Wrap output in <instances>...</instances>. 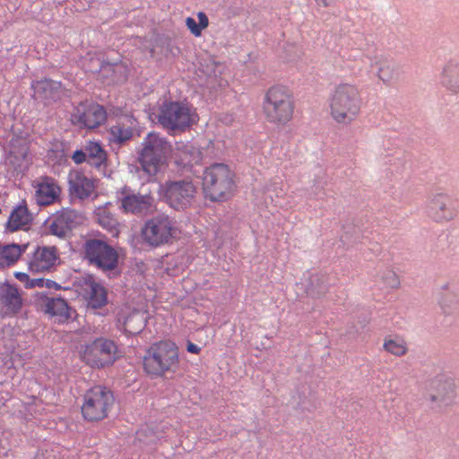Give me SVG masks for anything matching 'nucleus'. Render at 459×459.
<instances>
[{"label":"nucleus","instance_id":"5","mask_svg":"<svg viewBox=\"0 0 459 459\" xmlns=\"http://www.w3.org/2000/svg\"><path fill=\"white\" fill-rule=\"evenodd\" d=\"M77 354L82 363L93 369L108 368L121 357L117 344L106 337L79 344Z\"/></svg>","mask_w":459,"mask_h":459},{"label":"nucleus","instance_id":"42","mask_svg":"<svg viewBox=\"0 0 459 459\" xmlns=\"http://www.w3.org/2000/svg\"><path fill=\"white\" fill-rule=\"evenodd\" d=\"M186 351L193 354H199L201 351V348L192 342H188L186 344Z\"/></svg>","mask_w":459,"mask_h":459},{"label":"nucleus","instance_id":"23","mask_svg":"<svg viewBox=\"0 0 459 459\" xmlns=\"http://www.w3.org/2000/svg\"><path fill=\"white\" fill-rule=\"evenodd\" d=\"M44 311L58 324L66 322L71 316L66 301L60 298H48L45 301Z\"/></svg>","mask_w":459,"mask_h":459},{"label":"nucleus","instance_id":"11","mask_svg":"<svg viewBox=\"0 0 459 459\" xmlns=\"http://www.w3.org/2000/svg\"><path fill=\"white\" fill-rule=\"evenodd\" d=\"M459 388L449 377H435L429 384L426 401L441 412H446L457 404Z\"/></svg>","mask_w":459,"mask_h":459},{"label":"nucleus","instance_id":"32","mask_svg":"<svg viewBox=\"0 0 459 459\" xmlns=\"http://www.w3.org/2000/svg\"><path fill=\"white\" fill-rule=\"evenodd\" d=\"M377 69V77L385 83L390 82L395 76V65L385 58H379L372 65Z\"/></svg>","mask_w":459,"mask_h":459},{"label":"nucleus","instance_id":"10","mask_svg":"<svg viewBox=\"0 0 459 459\" xmlns=\"http://www.w3.org/2000/svg\"><path fill=\"white\" fill-rule=\"evenodd\" d=\"M176 222L167 215H158L145 221L141 235L147 245L158 247L172 243L180 236Z\"/></svg>","mask_w":459,"mask_h":459},{"label":"nucleus","instance_id":"36","mask_svg":"<svg viewBox=\"0 0 459 459\" xmlns=\"http://www.w3.org/2000/svg\"><path fill=\"white\" fill-rule=\"evenodd\" d=\"M438 304L444 313L448 314L457 304V299L455 295L451 293H446L441 295L438 299Z\"/></svg>","mask_w":459,"mask_h":459},{"label":"nucleus","instance_id":"38","mask_svg":"<svg viewBox=\"0 0 459 459\" xmlns=\"http://www.w3.org/2000/svg\"><path fill=\"white\" fill-rule=\"evenodd\" d=\"M54 284H56V282L51 280H44L43 278L31 279L30 289H33L36 287L51 288Z\"/></svg>","mask_w":459,"mask_h":459},{"label":"nucleus","instance_id":"22","mask_svg":"<svg viewBox=\"0 0 459 459\" xmlns=\"http://www.w3.org/2000/svg\"><path fill=\"white\" fill-rule=\"evenodd\" d=\"M118 322L123 325L124 331L128 334H136L145 325L144 314L136 309L126 308L120 314Z\"/></svg>","mask_w":459,"mask_h":459},{"label":"nucleus","instance_id":"30","mask_svg":"<svg viewBox=\"0 0 459 459\" xmlns=\"http://www.w3.org/2000/svg\"><path fill=\"white\" fill-rule=\"evenodd\" d=\"M88 162L96 168H100L107 161V153L100 143L96 142H88L85 145Z\"/></svg>","mask_w":459,"mask_h":459},{"label":"nucleus","instance_id":"44","mask_svg":"<svg viewBox=\"0 0 459 459\" xmlns=\"http://www.w3.org/2000/svg\"><path fill=\"white\" fill-rule=\"evenodd\" d=\"M448 287H449V286H448V284H445V285H443V286L441 287V290H448Z\"/></svg>","mask_w":459,"mask_h":459},{"label":"nucleus","instance_id":"45","mask_svg":"<svg viewBox=\"0 0 459 459\" xmlns=\"http://www.w3.org/2000/svg\"><path fill=\"white\" fill-rule=\"evenodd\" d=\"M36 459H42V455H37Z\"/></svg>","mask_w":459,"mask_h":459},{"label":"nucleus","instance_id":"13","mask_svg":"<svg viewBox=\"0 0 459 459\" xmlns=\"http://www.w3.org/2000/svg\"><path fill=\"white\" fill-rule=\"evenodd\" d=\"M106 119L107 112L105 108L101 105L91 101L79 103L71 116V121L74 125L89 129L99 127Z\"/></svg>","mask_w":459,"mask_h":459},{"label":"nucleus","instance_id":"17","mask_svg":"<svg viewBox=\"0 0 459 459\" xmlns=\"http://www.w3.org/2000/svg\"><path fill=\"white\" fill-rule=\"evenodd\" d=\"M121 199V208L125 212L143 214L151 212L154 207V197L151 191L139 194H126Z\"/></svg>","mask_w":459,"mask_h":459},{"label":"nucleus","instance_id":"27","mask_svg":"<svg viewBox=\"0 0 459 459\" xmlns=\"http://www.w3.org/2000/svg\"><path fill=\"white\" fill-rule=\"evenodd\" d=\"M442 85L453 93H459V63L449 61L441 75Z\"/></svg>","mask_w":459,"mask_h":459},{"label":"nucleus","instance_id":"9","mask_svg":"<svg viewBox=\"0 0 459 459\" xmlns=\"http://www.w3.org/2000/svg\"><path fill=\"white\" fill-rule=\"evenodd\" d=\"M115 403L113 393L107 387L96 385L85 392L81 412L89 422H97L108 418Z\"/></svg>","mask_w":459,"mask_h":459},{"label":"nucleus","instance_id":"7","mask_svg":"<svg viewBox=\"0 0 459 459\" xmlns=\"http://www.w3.org/2000/svg\"><path fill=\"white\" fill-rule=\"evenodd\" d=\"M199 121L195 108L188 103L169 101L163 103L158 114V122L165 129L176 132H185Z\"/></svg>","mask_w":459,"mask_h":459},{"label":"nucleus","instance_id":"16","mask_svg":"<svg viewBox=\"0 0 459 459\" xmlns=\"http://www.w3.org/2000/svg\"><path fill=\"white\" fill-rule=\"evenodd\" d=\"M33 187L35 201L40 206L51 205L59 199L61 187L53 178L41 177L34 182Z\"/></svg>","mask_w":459,"mask_h":459},{"label":"nucleus","instance_id":"34","mask_svg":"<svg viewBox=\"0 0 459 459\" xmlns=\"http://www.w3.org/2000/svg\"><path fill=\"white\" fill-rule=\"evenodd\" d=\"M197 18L198 23L193 17H187L186 19V26L192 35L201 37L203 30L209 26V19L204 12H198Z\"/></svg>","mask_w":459,"mask_h":459},{"label":"nucleus","instance_id":"12","mask_svg":"<svg viewBox=\"0 0 459 459\" xmlns=\"http://www.w3.org/2000/svg\"><path fill=\"white\" fill-rule=\"evenodd\" d=\"M83 249L85 258L90 264L104 271H110L117 267V252L105 241L95 238L88 239L83 245Z\"/></svg>","mask_w":459,"mask_h":459},{"label":"nucleus","instance_id":"29","mask_svg":"<svg viewBox=\"0 0 459 459\" xmlns=\"http://www.w3.org/2000/svg\"><path fill=\"white\" fill-rule=\"evenodd\" d=\"M130 125L117 123L110 126L109 140L117 144H123L129 141L134 135V119L129 120Z\"/></svg>","mask_w":459,"mask_h":459},{"label":"nucleus","instance_id":"8","mask_svg":"<svg viewBox=\"0 0 459 459\" xmlns=\"http://www.w3.org/2000/svg\"><path fill=\"white\" fill-rule=\"evenodd\" d=\"M160 195L176 211H186L196 203L198 187L192 178L168 180L161 184Z\"/></svg>","mask_w":459,"mask_h":459},{"label":"nucleus","instance_id":"2","mask_svg":"<svg viewBox=\"0 0 459 459\" xmlns=\"http://www.w3.org/2000/svg\"><path fill=\"white\" fill-rule=\"evenodd\" d=\"M296 104L292 90L282 83L270 86L264 96L262 111L267 123L286 126L294 117Z\"/></svg>","mask_w":459,"mask_h":459},{"label":"nucleus","instance_id":"39","mask_svg":"<svg viewBox=\"0 0 459 459\" xmlns=\"http://www.w3.org/2000/svg\"><path fill=\"white\" fill-rule=\"evenodd\" d=\"M14 277L23 284L26 289H30L31 278L28 273L22 272H15Z\"/></svg>","mask_w":459,"mask_h":459},{"label":"nucleus","instance_id":"40","mask_svg":"<svg viewBox=\"0 0 459 459\" xmlns=\"http://www.w3.org/2000/svg\"><path fill=\"white\" fill-rule=\"evenodd\" d=\"M28 151H29L28 145L25 143H23L19 145L18 151L15 150V146L13 144L11 153L15 155L16 157H21L22 159H25L28 155Z\"/></svg>","mask_w":459,"mask_h":459},{"label":"nucleus","instance_id":"31","mask_svg":"<svg viewBox=\"0 0 459 459\" xmlns=\"http://www.w3.org/2000/svg\"><path fill=\"white\" fill-rule=\"evenodd\" d=\"M176 162L182 166H192L199 158V152L192 146L183 144L175 152Z\"/></svg>","mask_w":459,"mask_h":459},{"label":"nucleus","instance_id":"20","mask_svg":"<svg viewBox=\"0 0 459 459\" xmlns=\"http://www.w3.org/2000/svg\"><path fill=\"white\" fill-rule=\"evenodd\" d=\"M0 300L2 313L4 316L17 315L22 307V298L18 289L11 284H4L1 288Z\"/></svg>","mask_w":459,"mask_h":459},{"label":"nucleus","instance_id":"43","mask_svg":"<svg viewBox=\"0 0 459 459\" xmlns=\"http://www.w3.org/2000/svg\"><path fill=\"white\" fill-rule=\"evenodd\" d=\"M316 1L325 7L329 6L333 2V0H316Z\"/></svg>","mask_w":459,"mask_h":459},{"label":"nucleus","instance_id":"37","mask_svg":"<svg viewBox=\"0 0 459 459\" xmlns=\"http://www.w3.org/2000/svg\"><path fill=\"white\" fill-rule=\"evenodd\" d=\"M104 213L105 212L102 211ZM98 221L99 223L105 229L111 230L116 225V220L109 215H102L101 211H99L98 213Z\"/></svg>","mask_w":459,"mask_h":459},{"label":"nucleus","instance_id":"41","mask_svg":"<svg viewBox=\"0 0 459 459\" xmlns=\"http://www.w3.org/2000/svg\"><path fill=\"white\" fill-rule=\"evenodd\" d=\"M72 160L75 164H82L86 160L88 161L86 151L76 150L72 155Z\"/></svg>","mask_w":459,"mask_h":459},{"label":"nucleus","instance_id":"24","mask_svg":"<svg viewBox=\"0 0 459 459\" xmlns=\"http://www.w3.org/2000/svg\"><path fill=\"white\" fill-rule=\"evenodd\" d=\"M29 244H0V268L14 265L26 252Z\"/></svg>","mask_w":459,"mask_h":459},{"label":"nucleus","instance_id":"1","mask_svg":"<svg viewBox=\"0 0 459 459\" xmlns=\"http://www.w3.org/2000/svg\"><path fill=\"white\" fill-rule=\"evenodd\" d=\"M328 112L337 125L347 126L360 116L363 107L361 91L351 82H340L331 90L328 99Z\"/></svg>","mask_w":459,"mask_h":459},{"label":"nucleus","instance_id":"4","mask_svg":"<svg viewBox=\"0 0 459 459\" xmlns=\"http://www.w3.org/2000/svg\"><path fill=\"white\" fill-rule=\"evenodd\" d=\"M179 352L176 343L160 341L153 343L143 356V369L152 377H160L175 373L179 368Z\"/></svg>","mask_w":459,"mask_h":459},{"label":"nucleus","instance_id":"35","mask_svg":"<svg viewBox=\"0 0 459 459\" xmlns=\"http://www.w3.org/2000/svg\"><path fill=\"white\" fill-rule=\"evenodd\" d=\"M379 282L385 289L397 290L401 286V281L397 273L392 270L385 268L377 274Z\"/></svg>","mask_w":459,"mask_h":459},{"label":"nucleus","instance_id":"3","mask_svg":"<svg viewBox=\"0 0 459 459\" xmlns=\"http://www.w3.org/2000/svg\"><path fill=\"white\" fill-rule=\"evenodd\" d=\"M235 173L223 163H214L206 168L203 176V192L211 202L223 203L230 200L236 191Z\"/></svg>","mask_w":459,"mask_h":459},{"label":"nucleus","instance_id":"28","mask_svg":"<svg viewBox=\"0 0 459 459\" xmlns=\"http://www.w3.org/2000/svg\"><path fill=\"white\" fill-rule=\"evenodd\" d=\"M383 351L395 357L405 356L409 347L405 338L399 334L386 335L383 340Z\"/></svg>","mask_w":459,"mask_h":459},{"label":"nucleus","instance_id":"18","mask_svg":"<svg viewBox=\"0 0 459 459\" xmlns=\"http://www.w3.org/2000/svg\"><path fill=\"white\" fill-rule=\"evenodd\" d=\"M428 215L437 222H444L454 219L456 211L452 207L450 197L439 193L430 198L428 204Z\"/></svg>","mask_w":459,"mask_h":459},{"label":"nucleus","instance_id":"25","mask_svg":"<svg viewBox=\"0 0 459 459\" xmlns=\"http://www.w3.org/2000/svg\"><path fill=\"white\" fill-rule=\"evenodd\" d=\"M35 96L44 100H55L62 91V84L49 79L35 81L31 84Z\"/></svg>","mask_w":459,"mask_h":459},{"label":"nucleus","instance_id":"14","mask_svg":"<svg viewBox=\"0 0 459 459\" xmlns=\"http://www.w3.org/2000/svg\"><path fill=\"white\" fill-rule=\"evenodd\" d=\"M59 264L58 249L52 246H38L29 255L27 265L31 273H50Z\"/></svg>","mask_w":459,"mask_h":459},{"label":"nucleus","instance_id":"21","mask_svg":"<svg viewBox=\"0 0 459 459\" xmlns=\"http://www.w3.org/2000/svg\"><path fill=\"white\" fill-rule=\"evenodd\" d=\"M75 217V212L71 210H63L57 212L49 226L51 234L65 238L71 231Z\"/></svg>","mask_w":459,"mask_h":459},{"label":"nucleus","instance_id":"6","mask_svg":"<svg viewBox=\"0 0 459 459\" xmlns=\"http://www.w3.org/2000/svg\"><path fill=\"white\" fill-rule=\"evenodd\" d=\"M142 144L139 162L145 173L155 176L162 167L167 165L172 154V146L165 138L156 133H149Z\"/></svg>","mask_w":459,"mask_h":459},{"label":"nucleus","instance_id":"15","mask_svg":"<svg viewBox=\"0 0 459 459\" xmlns=\"http://www.w3.org/2000/svg\"><path fill=\"white\" fill-rule=\"evenodd\" d=\"M96 186V180L80 169L68 174V191L73 198L85 200L95 193Z\"/></svg>","mask_w":459,"mask_h":459},{"label":"nucleus","instance_id":"33","mask_svg":"<svg viewBox=\"0 0 459 459\" xmlns=\"http://www.w3.org/2000/svg\"><path fill=\"white\" fill-rule=\"evenodd\" d=\"M227 71L228 68L226 65L219 61L212 60L206 65L207 75L211 78H213L221 87L226 86L228 84V81L225 78Z\"/></svg>","mask_w":459,"mask_h":459},{"label":"nucleus","instance_id":"19","mask_svg":"<svg viewBox=\"0 0 459 459\" xmlns=\"http://www.w3.org/2000/svg\"><path fill=\"white\" fill-rule=\"evenodd\" d=\"M32 221L33 217L27 204L22 201L12 210L5 224V230L8 232L26 231L30 228Z\"/></svg>","mask_w":459,"mask_h":459},{"label":"nucleus","instance_id":"26","mask_svg":"<svg viewBox=\"0 0 459 459\" xmlns=\"http://www.w3.org/2000/svg\"><path fill=\"white\" fill-rule=\"evenodd\" d=\"M85 296L91 307L99 308L107 303V291L103 286L94 281L85 282Z\"/></svg>","mask_w":459,"mask_h":459}]
</instances>
